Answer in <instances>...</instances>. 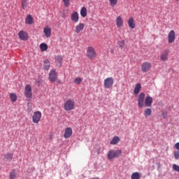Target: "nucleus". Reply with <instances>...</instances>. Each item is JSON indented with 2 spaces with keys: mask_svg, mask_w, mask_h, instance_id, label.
Segmentation results:
<instances>
[{
  "mask_svg": "<svg viewBox=\"0 0 179 179\" xmlns=\"http://www.w3.org/2000/svg\"><path fill=\"white\" fill-rule=\"evenodd\" d=\"M18 36L20 40H22L23 41L29 40V35L24 31H20L18 34Z\"/></svg>",
  "mask_w": 179,
  "mask_h": 179,
  "instance_id": "nucleus-15",
  "label": "nucleus"
},
{
  "mask_svg": "<svg viewBox=\"0 0 179 179\" xmlns=\"http://www.w3.org/2000/svg\"><path fill=\"white\" fill-rule=\"evenodd\" d=\"M128 24L130 29H135L136 25H135V20H134V17H131L130 18H129Z\"/></svg>",
  "mask_w": 179,
  "mask_h": 179,
  "instance_id": "nucleus-21",
  "label": "nucleus"
},
{
  "mask_svg": "<svg viewBox=\"0 0 179 179\" xmlns=\"http://www.w3.org/2000/svg\"><path fill=\"white\" fill-rule=\"evenodd\" d=\"M116 26L117 29H121L124 26V21L122 20V17L121 16H117L115 19Z\"/></svg>",
  "mask_w": 179,
  "mask_h": 179,
  "instance_id": "nucleus-14",
  "label": "nucleus"
},
{
  "mask_svg": "<svg viewBox=\"0 0 179 179\" xmlns=\"http://www.w3.org/2000/svg\"><path fill=\"white\" fill-rule=\"evenodd\" d=\"M43 33L47 38L51 37V29L50 28V27H45L43 28Z\"/></svg>",
  "mask_w": 179,
  "mask_h": 179,
  "instance_id": "nucleus-18",
  "label": "nucleus"
},
{
  "mask_svg": "<svg viewBox=\"0 0 179 179\" xmlns=\"http://www.w3.org/2000/svg\"><path fill=\"white\" fill-rule=\"evenodd\" d=\"M113 85H114V79L113 77L107 78L103 81L105 89H110V87H113Z\"/></svg>",
  "mask_w": 179,
  "mask_h": 179,
  "instance_id": "nucleus-5",
  "label": "nucleus"
},
{
  "mask_svg": "<svg viewBox=\"0 0 179 179\" xmlns=\"http://www.w3.org/2000/svg\"><path fill=\"white\" fill-rule=\"evenodd\" d=\"M138 106L141 108H143L145 106V93L141 92L138 98Z\"/></svg>",
  "mask_w": 179,
  "mask_h": 179,
  "instance_id": "nucleus-6",
  "label": "nucleus"
},
{
  "mask_svg": "<svg viewBox=\"0 0 179 179\" xmlns=\"http://www.w3.org/2000/svg\"><path fill=\"white\" fill-rule=\"evenodd\" d=\"M121 155H122V151L121 150H117L116 151H114V150H110L108 152L107 157L108 160H111L115 157H120Z\"/></svg>",
  "mask_w": 179,
  "mask_h": 179,
  "instance_id": "nucleus-1",
  "label": "nucleus"
},
{
  "mask_svg": "<svg viewBox=\"0 0 179 179\" xmlns=\"http://www.w3.org/2000/svg\"><path fill=\"white\" fill-rule=\"evenodd\" d=\"M71 19L74 23H78L79 22V13L76 11L73 12L71 15Z\"/></svg>",
  "mask_w": 179,
  "mask_h": 179,
  "instance_id": "nucleus-17",
  "label": "nucleus"
},
{
  "mask_svg": "<svg viewBox=\"0 0 179 179\" xmlns=\"http://www.w3.org/2000/svg\"><path fill=\"white\" fill-rule=\"evenodd\" d=\"M144 104L145 107H152V104H153V98H152V96H147L144 101Z\"/></svg>",
  "mask_w": 179,
  "mask_h": 179,
  "instance_id": "nucleus-16",
  "label": "nucleus"
},
{
  "mask_svg": "<svg viewBox=\"0 0 179 179\" xmlns=\"http://www.w3.org/2000/svg\"><path fill=\"white\" fill-rule=\"evenodd\" d=\"M176 41V31L174 30H171L168 34V43L169 44H173Z\"/></svg>",
  "mask_w": 179,
  "mask_h": 179,
  "instance_id": "nucleus-8",
  "label": "nucleus"
},
{
  "mask_svg": "<svg viewBox=\"0 0 179 179\" xmlns=\"http://www.w3.org/2000/svg\"><path fill=\"white\" fill-rule=\"evenodd\" d=\"M39 47H40L41 51H42L43 52L48 50V45H47L46 43H41Z\"/></svg>",
  "mask_w": 179,
  "mask_h": 179,
  "instance_id": "nucleus-25",
  "label": "nucleus"
},
{
  "mask_svg": "<svg viewBox=\"0 0 179 179\" xmlns=\"http://www.w3.org/2000/svg\"><path fill=\"white\" fill-rule=\"evenodd\" d=\"M17 173H16V170H13L10 172L9 179H15Z\"/></svg>",
  "mask_w": 179,
  "mask_h": 179,
  "instance_id": "nucleus-27",
  "label": "nucleus"
},
{
  "mask_svg": "<svg viewBox=\"0 0 179 179\" xmlns=\"http://www.w3.org/2000/svg\"><path fill=\"white\" fill-rule=\"evenodd\" d=\"M141 89H142V85H141V83L136 84L134 90V94H139V92H141Z\"/></svg>",
  "mask_w": 179,
  "mask_h": 179,
  "instance_id": "nucleus-22",
  "label": "nucleus"
},
{
  "mask_svg": "<svg viewBox=\"0 0 179 179\" xmlns=\"http://www.w3.org/2000/svg\"><path fill=\"white\" fill-rule=\"evenodd\" d=\"M22 9L27 8V1H22Z\"/></svg>",
  "mask_w": 179,
  "mask_h": 179,
  "instance_id": "nucleus-36",
  "label": "nucleus"
},
{
  "mask_svg": "<svg viewBox=\"0 0 179 179\" xmlns=\"http://www.w3.org/2000/svg\"><path fill=\"white\" fill-rule=\"evenodd\" d=\"M40 120H41V112L36 111L33 114L32 121L34 124H38L40 122Z\"/></svg>",
  "mask_w": 179,
  "mask_h": 179,
  "instance_id": "nucleus-7",
  "label": "nucleus"
},
{
  "mask_svg": "<svg viewBox=\"0 0 179 179\" xmlns=\"http://www.w3.org/2000/svg\"><path fill=\"white\" fill-rule=\"evenodd\" d=\"M57 78H58V74L57 73V71L55 69H52L49 73V80L54 83L55 80H57Z\"/></svg>",
  "mask_w": 179,
  "mask_h": 179,
  "instance_id": "nucleus-9",
  "label": "nucleus"
},
{
  "mask_svg": "<svg viewBox=\"0 0 179 179\" xmlns=\"http://www.w3.org/2000/svg\"><path fill=\"white\" fill-rule=\"evenodd\" d=\"M87 57L90 59H94L97 57L96 49L93 46H88L87 48Z\"/></svg>",
  "mask_w": 179,
  "mask_h": 179,
  "instance_id": "nucleus-2",
  "label": "nucleus"
},
{
  "mask_svg": "<svg viewBox=\"0 0 179 179\" xmlns=\"http://www.w3.org/2000/svg\"><path fill=\"white\" fill-rule=\"evenodd\" d=\"M22 1H25V2H27V1H29V0H22Z\"/></svg>",
  "mask_w": 179,
  "mask_h": 179,
  "instance_id": "nucleus-41",
  "label": "nucleus"
},
{
  "mask_svg": "<svg viewBox=\"0 0 179 179\" xmlns=\"http://www.w3.org/2000/svg\"><path fill=\"white\" fill-rule=\"evenodd\" d=\"M131 179H140L141 176H139V173L138 172H134L131 174Z\"/></svg>",
  "mask_w": 179,
  "mask_h": 179,
  "instance_id": "nucleus-31",
  "label": "nucleus"
},
{
  "mask_svg": "<svg viewBox=\"0 0 179 179\" xmlns=\"http://www.w3.org/2000/svg\"><path fill=\"white\" fill-rule=\"evenodd\" d=\"M43 69L45 71H48L50 69V67L51 66V63H50V60L48 59H46L43 62Z\"/></svg>",
  "mask_w": 179,
  "mask_h": 179,
  "instance_id": "nucleus-20",
  "label": "nucleus"
},
{
  "mask_svg": "<svg viewBox=\"0 0 179 179\" xmlns=\"http://www.w3.org/2000/svg\"><path fill=\"white\" fill-rule=\"evenodd\" d=\"M0 100H1V94H0Z\"/></svg>",
  "mask_w": 179,
  "mask_h": 179,
  "instance_id": "nucleus-43",
  "label": "nucleus"
},
{
  "mask_svg": "<svg viewBox=\"0 0 179 179\" xmlns=\"http://www.w3.org/2000/svg\"><path fill=\"white\" fill-rule=\"evenodd\" d=\"M174 148H175V149H176V150L179 151V143H176L174 145Z\"/></svg>",
  "mask_w": 179,
  "mask_h": 179,
  "instance_id": "nucleus-40",
  "label": "nucleus"
},
{
  "mask_svg": "<svg viewBox=\"0 0 179 179\" xmlns=\"http://www.w3.org/2000/svg\"><path fill=\"white\" fill-rule=\"evenodd\" d=\"M152 68V63L149 62H143L141 65V71L142 72H148L149 69Z\"/></svg>",
  "mask_w": 179,
  "mask_h": 179,
  "instance_id": "nucleus-10",
  "label": "nucleus"
},
{
  "mask_svg": "<svg viewBox=\"0 0 179 179\" xmlns=\"http://www.w3.org/2000/svg\"><path fill=\"white\" fill-rule=\"evenodd\" d=\"M118 44L120 45V47H121L122 48V47H124V45H125V41H120L118 42Z\"/></svg>",
  "mask_w": 179,
  "mask_h": 179,
  "instance_id": "nucleus-38",
  "label": "nucleus"
},
{
  "mask_svg": "<svg viewBox=\"0 0 179 179\" xmlns=\"http://www.w3.org/2000/svg\"><path fill=\"white\" fill-rule=\"evenodd\" d=\"M80 15L82 17H86L87 16V9L86 7H83L80 10Z\"/></svg>",
  "mask_w": 179,
  "mask_h": 179,
  "instance_id": "nucleus-24",
  "label": "nucleus"
},
{
  "mask_svg": "<svg viewBox=\"0 0 179 179\" xmlns=\"http://www.w3.org/2000/svg\"><path fill=\"white\" fill-rule=\"evenodd\" d=\"M173 170H174V171H178V173H179V166L177 164H173Z\"/></svg>",
  "mask_w": 179,
  "mask_h": 179,
  "instance_id": "nucleus-35",
  "label": "nucleus"
},
{
  "mask_svg": "<svg viewBox=\"0 0 179 179\" xmlns=\"http://www.w3.org/2000/svg\"><path fill=\"white\" fill-rule=\"evenodd\" d=\"M173 156L176 160H178L179 159V151H174L173 152Z\"/></svg>",
  "mask_w": 179,
  "mask_h": 179,
  "instance_id": "nucleus-34",
  "label": "nucleus"
},
{
  "mask_svg": "<svg viewBox=\"0 0 179 179\" xmlns=\"http://www.w3.org/2000/svg\"><path fill=\"white\" fill-rule=\"evenodd\" d=\"M24 94L27 99L31 100L33 99V94L31 93V86L30 85H27L24 87Z\"/></svg>",
  "mask_w": 179,
  "mask_h": 179,
  "instance_id": "nucleus-3",
  "label": "nucleus"
},
{
  "mask_svg": "<svg viewBox=\"0 0 179 179\" xmlns=\"http://www.w3.org/2000/svg\"><path fill=\"white\" fill-rule=\"evenodd\" d=\"M110 6H115L118 3V0H109Z\"/></svg>",
  "mask_w": 179,
  "mask_h": 179,
  "instance_id": "nucleus-33",
  "label": "nucleus"
},
{
  "mask_svg": "<svg viewBox=\"0 0 179 179\" xmlns=\"http://www.w3.org/2000/svg\"><path fill=\"white\" fill-rule=\"evenodd\" d=\"M75 107V102L71 99L67 100L64 103V110L66 111H72Z\"/></svg>",
  "mask_w": 179,
  "mask_h": 179,
  "instance_id": "nucleus-4",
  "label": "nucleus"
},
{
  "mask_svg": "<svg viewBox=\"0 0 179 179\" xmlns=\"http://www.w3.org/2000/svg\"><path fill=\"white\" fill-rule=\"evenodd\" d=\"M82 78H76L75 79H74V83L76 84V85H80V83H82Z\"/></svg>",
  "mask_w": 179,
  "mask_h": 179,
  "instance_id": "nucleus-32",
  "label": "nucleus"
},
{
  "mask_svg": "<svg viewBox=\"0 0 179 179\" xmlns=\"http://www.w3.org/2000/svg\"><path fill=\"white\" fill-rule=\"evenodd\" d=\"M144 115L145 117H150V115H152V109H150V108L145 109Z\"/></svg>",
  "mask_w": 179,
  "mask_h": 179,
  "instance_id": "nucleus-29",
  "label": "nucleus"
},
{
  "mask_svg": "<svg viewBox=\"0 0 179 179\" xmlns=\"http://www.w3.org/2000/svg\"><path fill=\"white\" fill-rule=\"evenodd\" d=\"M63 2L65 8H68V6H69V0H63Z\"/></svg>",
  "mask_w": 179,
  "mask_h": 179,
  "instance_id": "nucleus-37",
  "label": "nucleus"
},
{
  "mask_svg": "<svg viewBox=\"0 0 179 179\" xmlns=\"http://www.w3.org/2000/svg\"><path fill=\"white\" fill-rule=\"evenodd\" d=\"M177 2H178L179 0H176Z\"/></svg>",
  "mask_w": 179,
  "mask_h": 179,
  "instance_id": "nucleus-42",
  "label": "nucleus"
},
{
  "mask_svg": "<svg viewBox=\"0 0 179 179\" xmlns=\"http://www.w3.org/2000/svg\"><path fill=\"white\" fill-rule=\"evenodd\" d=\"M10 99L13 103H15L17 100V96L15 93L10 94Z\"/></svg>",
  "mask_w": 179,
  "mask_h": 179,
  "instance_id": "nucleus-28",
  "label": "nucleus"
},
{
  "mask_svg": "<svg viewBox=\"0 0 179 179\" xmlns=\"http://www.w3.org/2000/svg\"><path fill=\"white\" fill-rule=\"evenodd\" d=\"M72 128L66 127L64 131V138L65 139H68V138H71V136H72Z\"/></svg>",
  "mask_w": 179,
  "mask_h": 179,
  "instance_id": "nucleus-13",
  "label": "nucleus"
},
{
  "mask_svg": "<svg viewBox=\"0 0 179 179\" xmlns=\"http://www.w3.org/2000/svg\"><path fill=\"white\" fill-rule=\"evenodd\" d=\"M55 62L56 65H59V66H61L62 65V56L61 55H57L55 57Z\"/></svg>",
  "mask_w": 179,
  "mask_h": 179,
  "instance_id": "nucleus-19",
  "label": "nucleus"
},
{
  "mask_svg": "<svg viewBox=\"0 0 179 179\" xmlns=\"http://www.w3.org/2000/svg\"><path fill=\"white\" fill-rule=\"evenodd\" d=\"M5 159H6V160H12V159H13V154L10 153V152H7L5 155H4Z\"/></svg>",
  "mask_w": 179,
  "mask_h": 179,
  "instance_id": "nucleus-30",
  "label": "nucleus"
},
{
  "mask_svg": "<svg viewBox=\"0 0 179 179\" xmlns=\"http://www.w3.org/2000/svg\"><path fill=\"white\" fill-rule=\"evenodd\" d=\"M169 51L168 49H165L160 55L161 61H167L169 59Z\"/></svg>",
  "mask_w": 179,
  "mask_h": 179,
  "instance_id": "nucleus-12",
  "label": "nucleus"
},
{
  "mask_svg": "<svg viewBox=\"0 0 179 179\" xmlns=\"http://www.w3.org/2000/svg\"><path fill=\"white\" fill-rule=\"evenodd\" d=\"M85 29V24L84 23H79L75 27L74 29V33H76L77 34H79L80 31H83V29Z\"/></svg>",
  "mask_w": 179,
  "mask_h": 179,
  "instance_id": "nucleus-11",
  "label": "nucleus"
},
{
  "mask_svg": "<svg viewBox=\"0 0 179 179\" xmlns=\"http://www.w3.org/2000/svg\"><path fill=\"white\" fill-rule=\"evenodd\" d=\"M162 116L163 117V118H166V117H167V111H163L162 113Z\"/></svg>",
  "mask_w": 179,
  "mask_h": 179,
  "instance_id": "nucleus-39",
  "label": "nucleus"
},
{
  "mask_svg": "<svg viewBox=\"0 0 179 179\" xmlns=\"http://www.w3.org/2000/svg\"><path fill=\"white\" fill-rule=\"evenodd\" d=\"M118 142H120V137L118 136H114L112 139V141H110V145H117V143H118Z\"/></svg>",
  "mask_w": 179,
  "mask_h": 179,
  "instance_id": "nucleus-26",
  "label": "nucleus"
},
{
  "mask_svg": "<svg viewBox=\"0 0 179 179\" xmlns=\"http://www.w3.org/2000/svg\"><path fill=\"white\" fill-rule=\"evenodd\" d=\"M25 23L26 24H33L34 21H33V17H31V15H28L25 19Z\"/></svg>",
  "mask_w": 179,
  "mask_h": 179,
  "instance_id": "nucleus-23",
  "label": "nucleus"
}]
</instances>
